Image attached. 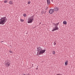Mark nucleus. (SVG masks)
Instances as JSON below:
<instances>
[{"instance_id":"obj_8","label":"nucleus","mask_w":75,"mask_h":75,"mask_svg":"<svg viewBox=\"0 0 75 75\" xmlns=\"http://www.w3.org/2000/svg\"><path fill=\"white\" fill-rule=\"evenodd\" d=\"M47 1L48 5H50V0H47Z\"/></svg>"},{"instance_id":"obj_4","label":"nucleus","mask_w":75,"mask_h":75,"mask_svg":"<svg viewBox=\"0 0 75 75\" xmlns=\"http://www.w3.org/2000/svg\"><path fill=\"white\" fill-rule=\"evenodd\" d=\"M34 18V15L29 18L28 19V23H32L33 21Z\"/></svg>"},{"instance_id":"obj_21","label":"nucleus","mask_w":75,"mask_h":75,"mask_svg":"<svg viewBox=\"0 0 75 75\" xmlns=\"http://www.w3.org/2000/svg\"><path fill=\"white\" fill-rule=\"evenodd\" d=\"M3 42V41H2L1 42Z\"/></svg>"},{"instance_id":"obj_23","label":"nucleus","mask_w":75,"mask_h":75,"mask_svg":"<svg viewBox=\"0 0 75 75\" xmlns=\"http://www.w3.org/2000/svg\"><path fill=\"white\" fill-rule=\"evenodd\" d=\"M51 1H52V2H53V0H51Z\"/></svg>"},{"instance_id":"obj_5","label":"nucleus","mask_w":75,"mask_h":75,"mask_svg":"<svg viewBox=\"0 0 75 75\" xmlns=\"http://www.w3.org/2000/svg\"><path fill=\"white\" fill-rule=\"evenodd\" d=\"M5 66L6 68H8L10 65V61L8 60H7L6 61L5 63Z\"/></svg>"},{"instance_id":"obj_11","label":"nucleus","mask_w":75,"mask_h":75,"mask_svg":"<svg viewBox=\"0 0 75 75\" xmlns=\"http://www.w3.org/2000/svg\"><path fill=\"white\" fill-rule=\"evenodd\" d=\"M9 3L10 4H13V1H10Z\"/></svg>"},{"instance_id":"obj_17","label":"nucleus","mask_w":75,"mask_h":75,"mask_svg":"<svg viewBox=\"0 0 75 75\" xmlns=\"http://www.w3.org/2000/svg\"><path fill=\"white\" fill-rule=\"evenodd\" d=\"M48 5H47L46 7V10H47V9H48Z\"/></svg>"},{"instance_id":"obj_6","label":"nucleus","mask_w":75,"mask_h":75,"mask_svg":"<svg viewBox=\"0 0 75 75\" xmlns=\"http://www.w3.org/2000/svg\"><path fill=\"white\" fill-rule=\"evenodd\" d=\"M54 9H51L49 10V13L50 14H53V13H54Z\"/></svg>"},{"instance_id":"obj_1","label":"nucleus","mask_w":75,"mask_h":75,"mask_svg":"<svg viewBox=\"0 0 75 75\" xmlns=\"http://www.w3.org/2000/svg\"><path fill=\"white\" fill-rule=\"evenodd\" d=\"M37 55L39 56L41 55L42 54H43L46 50H42V47H40L39 46H37Z\"/></svg>"},{"instance_id":"obj_18","label":"nucleus","mask_w":75,"mask_h":75,"mask_svg":"<svg viewBox=\"0 0 75 75\" xmlns=\"http://www.w3.org/2000/svg\"><path fill=\"white\" fill-rule=\"evenodd\" d=\"M54 45H56V42H54Z\"/></svg>"},{"instance_id":"obj_20","label":"nucleus","mask_w":75,"mask_h":75,"mask_svg":"<svg viewBox=\"0 0 75 75\" xmlns=\"http://www.w3.org/2000/svg\"><path fill=\"white\" fill-rule=\"evenodd\" d=\"M9 52H10V53H13V52H11V51H9Z\"/></svg>"},{"instance_id":"obj_12","label":"nucleus","mask_w":75,"mask_h":75,"mask_svg":"<svg viewBox=\"0 0 75 75\" xmlns=\"http://www.w3.org/2000/svg\"><path fill=\"white\" fill-rule=\"evenodd\" d=\"M8 1L7 0H5V1H4V3H7Z\"/></svg>"},{"instance_id":"obj_22","label":"nucleus","mask_w":75,"mask_h":75,"mask_svg":"<svg viewBox=\"0 0 75 75\" xmlns=\"http://www.w3.org/2000/svg\"><path fill=\"white\" fill-rule=\"evenodd\" d=\"M36 70H37V69H38V68H36Z\"/></svg>"},{"instance_id":"obj_9","label":"nucleus","mask_w":75,"mask_h":75,"mask_svg":"<svg viewBox=\"0 0 75 75\" xmlns=\"http://www.w3.org/2000/svg\"><path fill=\"white\" fill-rule=\"evenodd\" d=\"M63 24H64L65 25H66L67 24V22L66 21H64L63 22Z\"/></svg>"},{"instance_id":"obj_15","label":"nucleus","mask_w":75,"mask_h":75,"mask_svg":"<svg viewBox=\"0 0 75 75\" xmlns=\"http://www.w3.org/2000/svg\"><path fill=\"white\" fill-rule=\"evenodd\" d=\"M20 21H21V22H23V21H24V20L21 19H20Z\"/></svg>"},{"instance_id":"obj_3","label":"nucleus","mask_w":75,"mask_h":75,"mask_svg":"<svg viewBox=\"0 0 75 75\" xmlns=\"http://www.w3.org/2000/svg\"><path fill=\"white\" fill-rule=\"evenodd\" d=\"M59 22L57 23H54V25L55 26V27H54L53 30H52V31L54 32V31H56L58 30L59 29V28L58 27V25H59Z\"/></svg>"},{"instance_id":"obj_19","label":"nucleus","mask_w":75,"mask_h":75,"mask_svg":"<svg viewBox=\"0 0 75 75\" xmlns=\"http://www.w3.org/2000/svg\"><path fill=\"white\" fill-rule=\"evenodd\" d=\"M56 75H62V74H57Z\"/></svg>"},{"instance_id":"obj_2","label":"nucleus","mask_w":75,"mask_h":75,"mask_svg":"<svg viewBox=\"0 0 75 75\" xmlns=\"http://www.w3.org/2000/svg\"><path fill=\"white\" fill-rule=\"evenodd\" d=\"M7 19L6 17H2L0 19V24L4 25L6 23V22L7 21Z\"/></svg>"},{"instance_id":"obj_10","label":"nucleus","mask_w":75,"mask_h":75,"mask_svg":"<svg viewBox=\"0 0 75 75\" xmlns=\"http://www.w3.org/2000/svg\"><path fill=\"white\" fill-rule=\"evenodd\" d=\"M68 60H66L65 62V65L67 66L68 64Z\"/></svg>"},{"instance_id":"obj_13","label":"nucleus","mask_w":75,"mask_h":75,"mask_svg":"<svg viewBox=\"0 0 75 75\" xmlns=\"http://www.w3.org/2000/svg\"><path fill=\"white\" fill-rule=\"evenodd\" d=\"M23 16H24V17H27V15L25 14H23Z\"/></svg>"},{"instance_id":"obj_14","label":"nucleus","mask_w":75,"mask_h":75,"mask_svg":"<svg viewBox=\"0 0 75 75\" xmlns=\"http://www.w3.org/2000/svg\"><path fill=\"white\" fill-rule=\"evenodd\" d=\"M52 54H55V51H52Z\"/></svg>"},{"instance_id":"obj_7","label":"nucleus","mask_w":75,"mask_h":75,"mask_svg":"<svg viewBox=\"0 0 75 75\" xmlns=\"http://www.w3.org/2000/svg\"><path fill=\"white\" fill-rule=\"evenodd\" d=\"M53 10L55 11H58L59 10V8L58 7H55Z\"/></svg>"},{"instance_id":"obj_16","label":"nucleus","mask_w":75,"mask_h":75,"mask_svg":"<svg viewBox=\"0 0 75 75\" xmlns=\"http://www.w3.org/2000/svg\"><path fill=\"white\" fill-rule=\"evenodd\" d=\"M31 3V2L30 1H29L28 2V4H30Z\"/></svg>"}]
</instances>
